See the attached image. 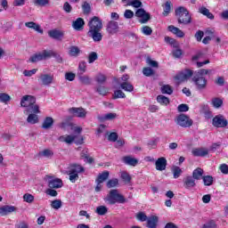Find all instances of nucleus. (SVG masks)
Masks as SVG:
<instances>
[{"mask_svg": "<svg viewBox=\"0 0 228 228\" xmlns=\"http://www.w3.org/2000/svg\"><path fill=\"white\" fill-rule=\"evenodd\" d=\"M88 37L93 38L94 42H101L102 40V20L99 17L94 16L89 22Z\"/></svg>", "mask_w": 228, "mask_h": 228, "instance_id": "f257e3e1", "label": "nucleus"}, {"mask_svg": "<svg viewBox=\"0 0 228 228\" xmlns=\"http://www.w3.org/2000/svg\"><path fill=\"white\" fill-rule=\"evenodd\" d=\"M21 108H26L24 113H40V107L37 104V98L33 95H24L20 101Z\"/></svg>", "mask_w": 228, "mask_h": 228, "instance_id": "f03ea898", "label": "nucleus"}, {"mask_svg": "<svg viewBox=\"0 0 228 228\" xmlns=\"http://www.w3.org/2000/svg\"><path fill=\"white\" fill-rule=\"evenodd\" d=\"M175 16L177 17L178 24H183V26L191 24V15L186 7L180 6L176 8Z\"/></svg>", "mask_w": 228, "mask_h": 228, "instance_id": "7ed1b4c3", "label": "nucleus"}, {"mask_svg": "<svg viewBox=\"0 0 228 228\" xmlns=\"http://www.w3.org/2000/svg\"><path fill=\"white\" fill-rule=\"evenodd\" d=\"M105 202H108L110 206L114 204H126L127 200L124 198V195L118 193V190H110L107 197L104 199Z\"/></svg>", "mask_w": 228, "mask_h": 228, "instance_id": "20e7f679", "label": "nucleus"}, {"mask_svg": "<svg viewBox=\"0 0 228 228\" xmlns=\"http://www.w3.org/2000/svg\"><path fill=\"white\" fill-rule=\"evenodd\" d=\"M175 124L180 127H191L193 126V119L190 118L186 114H180L175 119Z\"/></svg>", "mask_w": 228, "mask_h": 228, "instance_id": "39448f33", "label": "nucleus"}, {"mask_svg": "<svg viewBox=\"0 0 228 228\" xmlns=\"http://www.w3.org/2000/svg\"><path fill=\"white\" fill-rule=\"evenodd\" d=\"M193 76V70L191 69H184L183 71L178 72L175 77L174 79L178 83H183V81H188L190 77Z\"/></svg>", "mask_w": 228, "mask_h": 228, "instance_id": "423d86ee", "label": "nucleus"}, {"mask_svg": "<svg viewBox=\"0 0 228 228\" xmlns=\"http://www.w3.org/2000/svg\"><path fill=\"white\" fill-rule=\"evenodd\" d=\"M134 15L140 19V24H147L151 20V13L145 12V9L139 8L135 11Z\"/></svg>", "mask_w": 228, "mask_h": 228, "instance_id": "0eeeda50", "label": "nucleus"}, {"mask_svg": "<svg viewBox=\"0 0 228 228\" xmlns=\"http://www.w3.org/2000/svg\"><path fill=\"white\" fill-rule=\"evenodd\" d=\"M192 81L197 88V90H206L208 87V79L204 77H200L199 75H195L192 77Z\"/></svg>", "mask_w": 228, "mask_h": 228, "instance_id": "6e6552de", "label": "nucleus"}, {"mask_svg": "<svg viewBox=\"0 0 228 228\" xmlns=\"http://www.w3.org/2000/svg\"><path fill=\"white\" fill-rule=\"evenodd\" d=\"M39 83L43 86H51L54 83V75L53 74H41L38 78Z\"/></svg>", "mask_w": 228, "mask_h": 228, "instance_id": "1a4fd4ad", "label": "nucleus"}, {"mask_svg": "<svg viewBox=\"0 0 228 228\" xmlns=\"http://www.w3.org/2000/svg\"><path fill=\"white\" fill-rule=\"evenodd\" d=\"M44 60H48V50H43L29 58L31 63H37V61H43Z\"/></svg>", "mask_w": 228, "mask_h": 228, "instance_id": "9d476101", "label": "nucleus"}, {"mask_svg": "<svg viewBox=\"0 0 228 228\" xmlns=\"http://www.w3.org/2000/svg\"><path fill=\"white\" fill-rule=\"evenodd\" d=\"M227 119H225V117L224 115H217L212 119V126L214 127H227Z\"/></svg>", "mask_w": 228, "mask_h": 228, "instance_id": "9b49d317", "label": "nucleus"}, {"mask_svg": "<svg viewBox=\"0 0 228 228\" xmlns=\"http://www.w3.org/2000/svg\"><path fill=\"white\" fill-rule=\"evenodd\" d=\"M48 37H50V38H53V40H58L59 42H61V40H63V37H65V31L54 28L48 31Z\"/></svg>", "mask_w": 228, "mask_h": 228, "instance_id": "f8f14e48", "label": "nucleus"}, {"mask_svg": "<svg viewBox=\"0 0 228 228\" xmlns=\"http://www.w3.org/2000/svg\"><path fill=\"white\" fill-rule=\"evenodd\" d=\"M69 113L73 115V117H77L78 118H85L86 117V110L83 108L72 107L69 109Z\"/></svg>", "mask_w": 228, "mask_h": 228, "instance_id": "ddd939ff", "label": "nucleus"}, {"mask_svg": "<svg viewBox=\"0 0 228 228\" xmlns=\"http://www.w3.org/2000/svg\"><path fill=\"white\" fill-rule=\"evenodd\" d=\"M106 30L109 33V35H115L118 33V22L115 20L109 21L107 24Z\"/></svg>", "mask_w": 228, "mask_h": 228, "instance_id": "4468645a", "label": "nucleus"}, {"mask_svg": "<svg viewBox=\"0 0 228 228\" xmlns=\"http://www.w3.org/2000/svg\"><path fill=\"white\" fill-rule=\"evenodd\" d=\"M195 186H197V183H195V178L191 175H188L183 179V188H185V190H191V188H195Z\"/></svg>", "mask_w": 228, "mask_h": 228, "instance_id": "2eb2a0df", "label": "nucleus"}, {"mask_svg": "<svg viewBox=\"0 0 228 228\" xmlns=\"http://www.w3.org/2000/svg\"><path fill=\"white\" fill-rule=\"evenodd\" d=\"M155 167L159 172L167 170V159L165 157L159 158L155 162Z\"/></svg>", "mask_w": 228, "mask_h": 228, "instance_id": "dca6fc26", "label": "nucleus"}, {"mask_svg": "<svg viewBox=\"0 0 228 228\" xmlns=\"http://www.w3.org/2000/svg\"><path fill=\"white\" fill-rule=\"evenodd\" d=\"M48 186L52 189L61 188V186H63V181H61V179L60 178L50 177V179L48 180Z\"/></svg>", "mask_w": 228, "mask_h": 228, "instance_id": "f3484780", "label": "nucleus"}, {"mask_svg": "<svg viewBox=\"0 0 228 228\" xmlns=\"http://www.w3.org/2000/svg\"><path fill=\"white\" fill-rule=\"evenodd\" d=\"M17 211V208L14 206L5 205L0 208V216H6L10 213Z\"/></svg>", "mask_w": 228, "mask_h": 228, "instance_id": "a211bd4d", "label": "nucleus"}, {"mask_svg": "<svg viewBox=\"0 0 228 228\" xmlns=\"http://www.w3.org/2000/svg\"><path fill=\"white\" fill-rule=\"evenodd\" d=\"M191 154L198 158H204L209 154V151L206 148H195L191 151Z\"/></svg>", "mask_w": 228, "mask_h": 228, "instance_id": "6ab92c4d", "label": "nucleus"}, {"mask_svg": "<svg viewBox=\"0 0 228 228\" xmlns=\"http://www.w3.org/2000/svg\"><path fill=\"white\" fill-rule=\"evenodd\" d=\"M72 28L75 31H83L85 28V20H83V18H77L76 20L72 21Z\"/></svg>", "mask_w": 228, "mask_h": 228, "instance_id": "aec40b11", "label": "nucleus"}, {"mask_svg": "<svg viewBox=\"0 0 228 228\" xmlns=\"http://www.w3.org/2000/svg\"><path fill=\"white\" fill-rule=\"evenodd\" d=\"M67 172L71 174H81V172H85V167L79 164H71L69 167Z\"/></svg>", "mask_w": 228, "mask_h": 228, "instance_id": "412c9836", "label": "nucleus"}, {"mask_svg": "<svg viewBox=\"0 0 228 228\" xmlns=\"http://www.w3.org/2000/svg\"><path fill=\"white\" fill-rule=\"evenodd\" d=\"M167 30L170 31V33H173V35H175L176 37H178V38H183V37H184V32H183V30H181V28H179L174 25L168 26Z\"/></svg>", "mask_w": 228, "mask_h": 228, "instance_id": "4be33fe9", "label": "nucleus"}, {"mask_svg": "<svg viewBox=\"0 0 228 228\" xmlns=\"http://www.w3.org/2000/svg\"><path fill=\"white\" fill-rule=\"evenodd\" d=\"M79 135H61L59 137V142H64L65 143H72L75 140H77Z\"/></svg>", "mask_w": 228, "mask_h": 228, "instance_id": "5701e85b", "label": "nucleus"}, {"mask_svg": "<svg viewBox=\"0 0 228 228\" xmlns=\"http://www.w3.org/2000/svg\"><path fill=\"white\" fill-rule=\"evenodd\" d=\"M192 178L194 181H200L204 178V169L198 167L192 171Z\"/></svg>", "mask_w": 228, "mask_h": 228, "instance_id": "b1692460", "label": "nucleus"}, {"mask_svg": "<svg viewBox=\"0 0 228 228\" xmlns=\"http://www.w3.org/2000/svg\"><path fill=\"white\" fill-rule=\"evenodd\" d=\"M123 162L129 167H136L138 165V159L131 156L123 157Z\"/></svg>", "mask_w": 228, "mask_h": 228, "instance_id": "393cba45", "label": "nucleus"}, {"mask_svg": "<svg viewBox=\"0 0 228 228\" xmlns=\"http://www.w3.org/2000/svg\"><path fill=\"white\" fill-rule=\"evenodd\" d=\"M28 113H30L27 118L28 124H38V113L26 112L25 114L28 115Z\"/></svg>", "mask_w": 228, "mask_h": 228, "instance_id": "a878e982", "label": "nucleus"}, {"mask_svg": "<svg viewBox=\"0 0 228 228\" xmlns=\"http://www.w3.org/2000/svg\"><path fill=\"white\" fill-rule=\"evenodd\" d=\"M158 216H151L148 217L147 221V227L148 228H157L158 227Z\"/></svg>", "mask_w": 228, "mask_h": 228, "instance_id": "bb28decb", "label": "nucleus"}, {"mask_svg": "<svg viewBox=\"0 0 228 228\" xmlns=\"http://www.w3.org/2000/svg\"><path fill=\"white\" fill-rule=\"evenodd\" d=\"M48 60L49 58H55L58 63H63V57L61 55L53 50H48Z\"/></svg>", "mask_w": 228, "mask_h": 228, "instance_id": "cd10ccee", "label": "nucleus"}, {"mask_svg": "<svg viewBox=\"0 0 228 228\" xmlns=\"http://www.w3.org/2000/svg\"><path fill=\"white\" fill-rule=\"evenodd\" d=\"M80 53H81V50L79 49V47H77L76 45H72L69 48V56L77 58V56H79Z\"/></svg>", "mask_w": 228, "mask_h": 228, "instance_id": "c85d7f7f", "label": "nucleus"}, {"mask_svg": "<svg viewBox=\"0 0 228 228\" xmlns=\"http://www.w3.org/2000/svg\"><path fill=\"white\" fill-rule=\"evenodd\" d=\"M101 122H105V120H115L117 118V113H108L104 116H98Z\"/></svg>", "mask_w": 228, "mask_h": 228, "instance_id": "c756f323", "label": "nucleus"}, {"mask_svg": "<svg viewBox=\"0 0 228 228\" xmlns=\"http://www.w3.org/2000/svg\"><path fill=\"white\" fill-rule=\"evenodd\" d=\"M53 124H54V120L53 119V118L47 117L44 120L42 127H43V129H51V127H53Z\"/></svg>", "mask_w": 228, "mask_h": 228, "instance_id": "7c9ffc66", "label": "nucleus"}, {"mask_svg": "<svg viewBox=\"0 0 228 228\" xmlns=\"http://www.w3.org/2000/svg\"><path fill=\"white\" fill-rule=\"evenodd\" d=\"M200 13H202V15H205V17H208V19H210V20H213L215 19V15L209 12V9L206 7H200L199 9Z\"/></svg>", "mask_w": 228, "mask_h": 228, "instance_id": "2f4dec72", "label": "nucleus"}, {"mask_svg": "<svg viewBox=\"0 0 228 228\" xmlns=\"http://www.w3.org/2000/svg\"><path fill=\"white\" fill-rule=\"evenodd\" d=\"M120 88L125 92H133L134 90V86L129 82H121Z\"/></svg>", "mask_w": 228, "mask_h": 228, "instance_id": "473e14b6", "label": "nucleus"}, {"mask_svg": "<svg viewBox=\"0 0 228 228\" xmlns=\"http://www.w3.org/2000/svg\"><path fill=\"white\" fill-rule=\"evenodd\" d=\"M108 177H110V172L109 171H103L102 173H101L97 179H96V183H104V181H107Z\"/></svg>", "mask_w": 228, "mask_h": 228, "instance_id": "72a5a7b5", "label": "nucleus"}, {"mask_svg": "<svg viewBox=\"0 0 228 228\" xmlns=\"http://www.w3.org/2000/svg\"><path fill=\"white\" fill-rule=\"evenodd\" d=\"M78 76V79L80 81V83H82V85H91L92 83V79L90 78V77L85 75H77Z\"/></svg>", "mask_w": 228, "mask_h": 228, "instance_id": "f704fd0d", "label": "nucleus"}, {"mask_svg": "<svg viewBox=\"0 0 228 228\" xmlns=\"http://www.w3.org/2000/svg\"><path fill=\"white\" fill-rule=\"evenodd\" d=\"M157 102L159 104H163L164 106H167L170 103V100L167 96L161 94L157 97Z\"/></svg>", "mask_w": 228, "mask_h": 228, "instance_id": "c9c22d12", "label": "nucleus"}, {"mask_svg": "<svg viewBox=\"0 0 228 228\" xmlns=\"http://www.w3.org/2000/svg\"><path fill=\"white\" fill-rule=\"evenodd\" d=\"M204 186H212L213 185V176L211 175H204L202 178Z\"/></svg>", "mask_w": 228, "mask_h": 228, "instance_id": "e433bc0d", "label": "nucleus"}, {"mask_svg": "<svg viewBox=\"0 0 228 228\" xmlns=\"http://www.w3.org/2000/svg\"><path fill=\"white\" fill-rule=\"evenodd\" d=\"M39 156L43 158H53L54 156V152L53 151L46 149L39 152Z\"/></svg>", "mask_w": 228, "mask_h": 228, "instance_id": "4c0bfd02", "label": "nucleus"}, {"mask_svg": "<svg viewBox=\"0 0 228 228\" xmlns=\"http://www.w3.org/2000/svg\"><path fill=\"white\" fill-rule=\"evenodd\" d=\"M172 172L174 179H179V177H181V174H183V170L179 167H174L172 168Z\"/></svg>", "mask_w": 228, "mask_h": 228, "instance_id": "58836bf2", "label": "nucleus"}, {"mask_svg": "<svg viewBox=\"0 0 228 228\" xmlns=\"http://www.w3.org/2000/svg\"><path fill=\"white\" fill-rule=\"evenodd\" d=\"M165 42H167V44H170V45H173L175 49H177V47H179V43L170 37H166Z\"/></svg>", "mask_w": 228, "mask_h": 228, "instance_id": "ea45409f", "label": "nucleus"}, {"mask_svg": "<svg viewBox=\"0 0 228 228\" xmlns=\"http://www.w3.org/2000/svg\"><path fill=\"white\" fill-rule=\"evenodd\" d=\"M78 73L77 76H83L86 72V61H80L78 64Z\"/></svg>", "mask_w": 228, "mask_h": 228, "instance_id": "a19ab883", "label": "nucleus"}, {"mask_svg": "<svg viewBox=\"0 0 228 228\" xmlns=\"http://www.w3.org/2000/svg\"><path fill=\"white\" fill-rule=\"evenodd\" d=\"M162 94H167V95H172L174 94V89L169 85H165L161 87Z\"/></svg>", "mask_w": 228, "mask_h": 228, "instance_id": "79ce46f5", "label": "nucleus"}, {"mask_svg": "<svg viewBox=\"0 0 228 228\" xmlns=\"http://www.w3.org/2000/svg\"><path fill=\"white\" fill-rule=\"evenodd\" d=\"M12 97L6 93H0V102H4L6 104L7 102H10Z\"/></svg>", "mask_w": 228, "mask_h": 228, "instance_id": "37998d69", "label": "nucleus"}, {"mask_svg": "<svg viewBox=\"0 0 228 228\" xmlns=\"http://www.w3.org/2000/svg\"><path fill=\"white\" fill-rule=\"evenodd\" d=\"M171 10H172V3L168 1L166 2V4H164V12H163L164 17H167L168 13H170Z\"/></svg>", "mask_w": 228, "mask_h": 228, "instance_id": "c03bdc74", "label": "nucleus"}, {"mask_svg": "<svg viewBox=\"0 0 228 228\" xmlns=\"http://www.w3.org/2000/svg\"><path fill=\"white\" fill-rule=\"evenodd\" d=\"M96 213L100 215V216H103V215L108 213V208H106V206H99L96 208Z\"/></svg>", "mask_w": 228, "mask_h": 228, "instance_id": "a18cd8bd", "label": "nucleus"}, {"mask_svg": "<svg viewBox=\"0 0 228 228\" xmlns=\"http://www.w3.org/2000/svg\"><path fill=\"white\" fill-rule=\"evenodd\" d=\"M106 75L100 73L96 76L95 80L96 83H99V85H104L106 83Z\"/></svg>", "mask_w": 228, "mask_h": 228, "instance_id": "49530a36", "label": "nucleus"}, {"mask_svg": "<svg viewBox=\"0 0 228 228\" xmlns=\"http://www.w3.org/2000/svg\"><path fill=\"white\" fill-rule=\"evenodd\" d=\"M211 104L214 106V108H221L222 104H224V101L220 98H214L212 99Z\"/></svg>", "mask_w": 228, "mask_h": 228, "instance_id": "de8ad7c7", "label": "nucleus"}, {"mask_svg": "<svg viewBox=\"0 0 228 228\" xmlns=\"http://www.w3.org/2000/svg\"><path fill=\"white\" fill-rule=\"evenodd\" d=\"M142 74H143V76H146L147 77H151V76H154V69H152L150 67L143 68Z\"/></svg>", "mask_w": 228, "mask_h": 228, "instance_id": "09e8293b", "label": "nucleus"}, {"mask_svg": "<svg viewBox=\"0 0 228 228\" xmlns=\"http://www.w3.org/2000/svg\"><path fill=\"white\" fill-rule=\"evenodd\" d=\"M127 6H133V8H142L143 6V4L140 0H134L130 4H127Z\"/></svg>", "mask_w": 228, "mask_h": 228, "instance_id": "8fccbe9b", "label": "nucleus"}, {"mask_svg": "<svg viewBox=\"0 0 228 228\" xmlns=\"http://www.w3.org/2000/svg\"><path fill=\"white\" fill-rule=\"evenodd\" d=\"M118 186V179L112 178L107 182V188H115Z\"/></svg>", "mask_w": 228, "mask_h": 228, "instance_id": "3c124183", "label": "nucleus"}, {"mask_svg": "<svg viewBox=\"0 0 228 228\" xmlns=\"http://www.w3.org/2000/svg\"><path fill=\"white\" fill-rule=\"evenodd\" d=\"M66 174L69 175V181L71 183H76L79 179V175L77 173H70L69 171H66Z\"/></svg>", "mask_w": 228, "mask_h": 228, "instance_id": "603ef678", "label": "nucleus"}, {"mask_svg": "<svg viewBox=\"0 0 228 228\" xmlns=\"http://www.w3.org/2000/svg\"><path fill=\"white\" fill-rule=\"evenodd\" d=\"M141 30L146 37H151V35H152V28L149 26H143Z\"/></svg>", "mask_w": 228, "mask_h": 228, "instance_id": "864d4df0", "label": "nucleus"}, {"mask_svg": "<svg viewBox=\"0 0 228 228\" xmlns=\"http://www.w3.org/2000/svg\"><path fill=\"white\" fill-rule=\"evenodd\" d=\"M113 99H126V94L122 90H117L114 92Z\"/></svg>", "mask_w": 228, "mask_h": 228, "instance_id": "5fc2aeb1", "label": "nucleus"}, {"mask_svg": "<svg viewBox=\"0 0 228 228\" xmlns=\"http://www.w3.org/2000/svg\"><path fill=\"white\" fill-rule=\"evenodd\" d=\"M23 200L28 202V204H31L35 200V196L29 193H26L23 195Z\"/></svg>", "mask_w": 228, "mask_h": 228, "instance_id": "6e6d98bb", "label": "nucleus"}, {"mask_svg": "<svg viewBox=\"0 0 228 228\" xmlns=\"http://www.w3.org/2000/svg\"><path fill=\"white\" fill-rule=\"evenodd\" d=\"M96 92L100 94V95H106L108 94V89H106L105 86H99L95 88Z\"/></svg>", "mask_w": 228, "mask_h": 228, "instance_id": "4d7b16f0", "label": "nucleus"}, {"mask_svg": "<svg viewBox=\"0 0 228 228\" xmlns=\"http://www.w3.org/2000/svg\"><path fill=\"white\" fill-rule=\"evenodd\" d=\"M136 218L137 220H139V222H147L148 218L147 217V215H145V213L143 212H139L137 215H136Z\"/></svg>", "mask_w": 228, "mask_h": 228, "instance_id": "13d9d810", "label": "nucleus"}, {"mask_svg": "<svg viewBox=\"0 0 228 228\" xmlns=\"http://www.w3.org/2000/svg\"><path fill=\"white\" fill-rule=\"evenodd\" d=\"M34 4L36 6H47L49 0H34Z\"/></svg>", "mask_w": 228, "mask_h": 228, "instance_id": "bf43d9fd", "label": "nucleus"}, {"mask_svg": "<svg viewBox=\"0 0 228 228\" xmlns=\"http://www.w3.org/2000/svg\"><path fill=\"white\" fill-rule=\"evenodd\" d=\"M51 207L53 209H60V208H61V200H54L53 201H52Z\"/></svg>", "mask_w": 228, "mask_h": 228, "instance_id": "052dcab7", "label": "nucleus"}, {"mask_svg": "<svg viewBox=\"0 0 228 228\" xmlns=\"http://www.w3.org/2000/svg\"><path fill=\"white\" fill-rule=\"evenodd\" d=\"M98 58L97 53L92 52L88 56V63H94Z\"/></svg>", "mask_w": 228, "mask_h": 228, "instance_id": "680f3d73", "label": "nucleus"}, {"mask_svg": "<svg viewBox=\"0 0 228 228\" xmlns=\"http://www.w3.org/2000/svg\"><path fill=\"white\" fill-rule=\"evenodd\" d=\"M82 10L86 15H88L91 10L90 4H88L87 2H85L82 5Z\"/></svg>", "mask_w": 228, "mask_h": 228, "instance_id": "e2e57ef3", "label": "nucleus"}, {"mask_svg": "<svg viewBox=\"0 0 228 228\" xmlns=\"http://www.w3.org/2000/svg\"><path fill=\"white\" fill-rule=\"evenodd\" d=\"M177 110L180 113H184L190 110V107L187 104L182 103L178 106Z\"/></svg>", "mask_w": 228, "mask_h": 228, "instance_id": "0e129e2a", "label": "nucleus"}, {"mask_svg": "<svg viewBox=\"0 0 228 228\" xmlns=\"http://www.w3.org/2000/svg\"><path fill=\"white\" fill-rule=\"evenodd\" d=\"M202 228H216V223L214 220H210L203 224Z\"/></svg>", "mask_w": 228, "mask_h": 228, "instance_id": "69168bd1", "label": "nucleus"}, {"mask_svg": "<svg viewBox=\"0 0 228 228\" xmlns=\"http://www.w3.org/2000/svg\"><path fill=\"white\" fill-rule=\"evenodd\" d=\"M125 19H133L134 17V12L129 9H126L124 12Z\"/></svg>", "mask_w": 228, "mask_h": 228, "instance_id": "338daca9", "label": "nucleus"}, {"mask_svg": "<svg viewBox=\"0 0 228 228\" xmlns=\"http://www.w3.org/2000/svg\"><path fill=\"white\" fill-rule=\"evenodd\" d=\"M173 56L174 58H181V56H183V50L179 49L178 47L173 50Z\"/></svg>", "mask_w": 228, "mask_h": 228, "instance_id": "774afa93", "label": "nucleus"}]
</instances>
